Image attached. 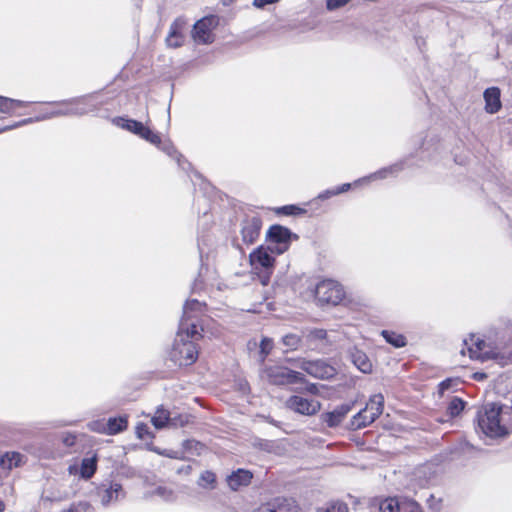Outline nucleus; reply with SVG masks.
<instances>
[{"label": "nucleus", "instance_id": "1", "mask_svg": "<svg viewBox=\"0 0 512 512\" xmlns=\"http://www.w3.org/2000/svg\"><path fill=\"white\" fill-rule=\"evenodd\" d=\"M479 432L489 438H505L510 434L504 415L503 406L495 403L484 405L477 413Z\"/></svg>", "mask_w": 512, "mask_h": 512}, {"label": "nucleus", "instance_id": "2", "mask_svg": "<svg viewBox=\"0 0 512 512\" xmlns=\"http://www.w3.org/2000/svg\"><path fill=\"white\" fill-rule=\"evenodd\" d=\"M195 337H187L185 332L178 330L173 348L170 352L171 360L179 366H188L193 364L198 358V350L193 341L189 339H197Z\"/></svg>", "mask_w": 512, "mask_h": 512}, {"label": "nucleus", "instance_id": "3", "mask_svg": "<svg viewBox=\"0 0 512 512\" xmlns=\"http://www.w3.org/2000/svg\"><path fill=\"white\" fill-rule=\"evenodd\" d=\"M107 104L101 92H94L82 97L63 100L58 106H67L70 116H83L90 112L97 111L101 106Z\"/></svg>", "mask_w": 512, "mask_h": 512}, {"label": "nucleus", "instance_id": "4", "mask_svg": "<svg viewBox=\"0 0 512 512\" xmlns=\"http://www.w3.org/2000/svg\"><path fill=\"white\" fill-rule=\"evenodd\" d=\"M205 311V303L197 299L186 301L179 327L182 332L186 333L187 337L201 336L198 331V318L203 315Z\"/></svg>", "mask_w": 512, "mask_h": 512}, {"label": "nucleus", "instance_id": "5", "mask_svg": "<svg viewBox=\"0 0 512 512\" xmlns=\"http://www.w3.org/2000/svg\"><path fill=\"white\" fill-rule=\"evenodd\" d=\"M96 497L102 507L108 508L126 497L122 484L113 479H105L96 488Z\"/></svg>", "mask_w": 512, "mask_h": 512}, {"label": "nucleus", "instance_id": "6", "mask_svg": "<svg viewBox=\"0 0 512 512\" xmlns=\"http://www.w3.org/2000/svg\"><path fill=\"white\" fill-rule=\"evenodd\" d=\"M261 377L274 385L293 384L304 380L302 373L292 371L287 367L280 365L266 367L262 371Z\"/></svg>", "mask_w": 512, "mask_h": 512}, {"label": "nucleus", "instance_id": "7", "mask_svg": "<svg viewBox=\"0 0 512 512\" xmlns=\"http://www.w3.org/2000/svg\"><path fill=\"white\" fill-rule=\"evenodd\" d=\"M113 124L121 129L127 130L140 138L150 142L153 145L160 144V136L158 133L153 132L149 127L145 126L142 122L128 119L125 117H115L112 120Z\"/></svg>", "mask_w": 512, "mask_h": 512}, {"label": "nucleus", "instance_id": "8", "mask_svg": "<svg viewBox=\"0 0 512 512\" xmlns=\"http://www.w3.org/2000/svg\"><path fill=\"white\" fill-rule=\"evenodd\" d=\"M315 295L321 303L337 305L343 300L345 293L342 285L328 279L321 281L316 286Z\"/></svg>", "mask_w": 512, "mask_h": 512}, {"label": "nucleus", "instance_id": "9", "mask_svg": "<svg viewBox=\"0 0 512 512\" xmlns=\"http://www.w3.org/2000/svg\"><path fill=\"white\" fill-rule=\"evenodd\" d=\"M292 232L281 225H272L267 232V242L272 253L282 254L290 246Z\"/></svg>", "mask_w": 512, "mask_h": 512}, {"label": "nucleus", "instance_id": "10", "mask_svg": "<svg viewBox=\"0 0 512 512\" xmlns=\"http://www.w3.org/2000/svg\"><path fill=\"white\" fill-rule=\"evenodd\" d=\"M269 246H260L250 254V264L254 270H263L262 283H268L271 271L274 267V258Z\"/></svg>", "mask_w": 512, "mask_h": 512}, {"label": "nucleus", "instance_id": "11", "mask_svg": "<svg viewBox=\"0 0 512 512\" xmlns=\"http://www.w3.org/2000/svg\"><path fill=\"white\" fill-rule=\"evenodd\" d=\"M218 21L216 17H204L194 24L192 30V38L197 44H210L214 41L215 37L213 30L217 26Z\"/></svg>", "mask_w": 512, "mask_h": 512}, {"label": "nucleus", "instance_id": "12", "mask_svg": "<svg viewBox=\"0 0 512 512\" xmlns=\"http://www.w3.org/2000/svg\"><path fill=\"white\" fill-rule=\"evenodd\" d=\"M240 234L243 244L249 246L259 237L262 221L258 216H246L240 224Z\"/></svg>", "mask_w": 512, "mask_h": 512}, {"label": "nucleus", "instance_id": "13", "mask_svg": "<svg viewBox=\"0 0 512 512\" xmlns=\"http://www.w3.org/2000/svg\"><path fill=\"white\" fill-rule=\"evenodd\" d=\"M286 405L294 412L307 416L315 415L321 408L319 401L298 395L291 396L287 400Z\"/></svg>", "mask_w": 512, "mask_h": 512}, {"label": "nucleus", "instance_id": "14", "mask_svg": "<svg viewBox=\"0 0 512 512\" xmlns=\"http://www.w3.org/2000/svg\"><path fill=\"white\" fill-rule=\"evenodd\" d=\"M301 369L314 378L330 379L336 374V369L323 360L303 361Z\"/></svg>", "mask_w": 512, "mask_h": 512}, {"label": "nucleus", "instance_id": "15", "mask_svg": "<svg viewBox=\"0 0 512 512\" xmlns=\"http://www.w3.org/2000/svg\"><path fill=\"white\" fill-rule=\"evenodd\" d=\"M463 345L465 347L461 350L463 355H465V349H467L471 359L484 361L489 358L487 345L485 341L481 340L479 337L471 335L468 339L464 340Z\"/></svg>", "mask_w": 512, "mask_h": 512}, {"label": "nucleus", "instance_id": "16", "mask_svg": "<svg viewBox=\"0 0 512 512\" xmlns=\"http://www.w3.org/2000/svg\"><path fill=\"white\" fill-rule=\"evenodd\" d=\"M304 339L312 349L324 350L331 345V340L324 329H311L304 332Z\"/></svg>", "mask_w": 512, "mask_h": 512}, {"label": "nucleus", "instance_id": "17", "mask_svg": "<svg viewBox=\"0 0 512 512\" xmlns=\"http://www.w3.org/2000/svg\"><path fill=\"white\" fill-rule=\"evenodd\" d=\"M403 170V163H395L384 167L368 176L358 179L355 184H369L372 181L383 180L388 177H396Z\"/></svg>", "mask_w": 512, "mask_h": 512}, {"label": "nucleus", "instance_id": "18", "mask_svg": "<svg viewBox=\"0 0 512 512\" xmlns=\"http://www.w3.org/2000/svg\"><path fill=\"white\" fill-rule=\"evenodd\" d=\"M253 512H298V506L292 499L278 498L273 502L262 505Z\"/></svg>", "mask_w": 512, "mask_h": 512}, {"label": "nucleus", "instance_id": "19", "mask_svg": "<svg viewBox=\"0 0 512 512\" xmlns=\"http://www.w3.org/2000/svg\"><path fill=\"white\" fill-rule=\"evenodd\" d=\"M352 407L353 404H342L336 407L333 411L324 413L322 415V419L328 427H337L341 424L346 415L351 411Z\"/></svg>", "mask_w": 512, "mask_h": 512}, {"label": "nucleus", "instance_id": "20", "mask_svg": "<svg viewBox=\"0 0 512 512\" xmlns=\"http://www.w3.org/2000/svg\"><path fill=\"white\" fill-rule=\"evenodd\" d=\"M185 21L181 18H177L170 26L169 34L166 38V43L171 48H178L182 46L184 42V36L182 30L185 26Z\"/></svg>", "mask_w": 512, "mask_h": 512}, {"label": "nucleus", "instance_id": "21", "mask_svg": "<svg viewBox=\"0 0 512 512\" xmlns=\"http://www.w3.org/2000/svg\"><path fill=\"white\" fill-rule=\"evenodd\" d=\"M485 111L489 114L497 113L501 107L500 90L497 87H490L484 91Z\"/></svg>", "mask_w": 512, "mask_h": 512}, {"label": "nucleus", "instance_id": "22", "mask_svg": "<svg viewBox=\"0 0 512 512\" xmlns=\"http://www.w3.org/2000/svg\"><path fill=\"white\" fill-rule=\"evenodd\" d=\"M350 358L353 364L363 373L372 372V363L368 356L361 350L353 348L350 350Z\"/></svg>", "mask_w": 512, "mask_h": 512}, {"label": "nucleus", "instance_id": "23", "mask_svg": "<svg viewBox=\"0 0 512 512\" xmlns=\"http://www.w3.org/2000/svg\"><path fill=\"white\" fill-rule=\"evenodd\" d=\"M252 479V473L248 470L239 469L228 477V485L231 489L237 490L240 486L248 485Z\"/></svg>", "mask_w": 512, "mask_h": 512}, {"label": "nucleus", "instance_id": "24", "mask_svg": "<svg viewBox=\"0 0 512 512\" xmlns=\"http://www.w3.org/2000/svg\"><path fill=\"white\" fill-rule=\"evenodd\" d=\"M29 103L30 102L0 96V112L4 114L13 115L16 109L25 107Z\"/></svg>", "mask_w": 512, "mask_h": 512}, {"label": "nucleus", "instance_id": "25", "mask_svg": "<svg viewBox=\"0 0 512 512\" xmlns=\"http://www.w3.org/2000/svg\"><path fill=\"white\" fill-rule=\"evenodd\" d=\"M58 103L59 102L51 103V105H53L55 108L51 109V110H46V111L40 113L39 115L35 116V121L40 122V121H44V120H48V119H52V118H56V117H61V116H70L68 107L67 106H58L57 105Z\"/></svg>", "mask_w": 512, "mask_h": 512}, {"label": "nucleus", "instance_id": "26", "mask_svg": "<svg viewBox=\"0 0 512 512\" xmlns=\"http://www.w3.org/2000/svg\"><path fill=\"white\" fill-rule=\"evenodd\" d=\"M375 419L376 418L372 414L367 412L365 409H362L353 416L351 420V428L355 430L365 428L374 422Z\"/></svg>", "mask_w": 512, "mask_h": 512}, {"label": "nucleus", "instance_id": "27", "mask_svg": "<svg viewBox=\"0 0 512 512\" xmlns=\"http://www.w3.org/2000/svg\"><path fill=\"white\" fill-rule=\"evenodd\" d=\"M383 408L384 396L379 393L370 397L369 402L364 409L372 414L375 418H378L382 414Z\"/></svg>", "mask_w": 512, "mask_h": 512}, {"label": "nucleus", "instance_id": "28", "mask_svg": "<svg viewBox=\"0 0 512 512\" xmlns=\"http://www.w3.org/2000/svg\"><path fill=\"white\" fill-rule=\"evenodd\" d=\"M127 424L128 421L126 416L109 418L108 421L106 422L107 434L114 435L119 432H122L127 428Z\"/></svg>", "mask_w": 512, "mask_h": 512}, {"label": "nucleus", "instance_id": "29", "mask_svg": "<svg viewBox=\"0 0 512 512\" xmlns=\"http://www.w3.org/2000/svg\"><path fill=\"white\" fill-rule=\"evenodd\" d=\"M151 422L156 429H162L171 425L170 413L164 408L160 407L156 410L151 418Z\"/></svg>", "mask_w": 512, "mask_h": 512}, {"label": "nucleus", "instance_id": "30", "mask_svg": "<svg viewBox=\"0 0 512 512\" xmlns=\"http://www.w3.org/2000/svg\"><path fill=\"white\" fill-rule=\"evenodd\" d=\"M97 468V459L96 456L84 458L81 463L80 474L84 479H90Z\"/></svg>", "mask_w": 512, "mask_h": 512}, {"label": "nucleus", "instance_id": "31", "mask_svg": "<svg viewBox=\"0 0 512 512\" xmlns=\"http://www.w3.org/2000/svg\"><path fill=\"white\" fill-rule=\"evenodd\" d=\"M381 334L389 344L396 348H401L406 345V339L401 334L388 330H383Z\"/></svg>", "mask_w": 512, "mask_h": 512}, {"label": "nucleus", "instance_id": "32", "mask_svg": "<svg viewBox=\"0 0 512 512\" xmlns=\"http://www.w3.org/2000/svg\"><path fill=\"white\" fill-rule=\"evenodd\" d=\"M156 146L159 149H161L163 152H165L167 155H169L171 157H174L177 160L179 166H181L183 169H185V167L181 163L182 156L180 154H178L177 150L175 149V147L173 146L172 143H170V142H162L160 140V144L156 145Z\"/></svg>", "mask_w": 512, "mask_h": 512}, {"label": "nucleus", "instance_id": "33", "mask_svg": "<svg viewBox=\"0 0 512 512\" xmlns=\"http://www.w3.org/2000/svg\"><path fill=\"white\" fill-rule=\"evenodd\" d=\"M465 404L466 403L462 399L458 397H453L447 407L449 415L451 417L458 416L465 408Z\"/></svg>", "mask_w": 512, "mask_h": 512}, {"label": "nucleus", "instance_id": "34", "mask_svg": "<svg viewBox=\"0 0 512 512\" xmlns=\"http://www.w3.org/2000/svg\"><path fill=\"white\" fill-rule=\"evenodd\" d=\"M380 512H399V501L390 497L382 500L379 504Z\"/></svg>", "mask_w": 512, "mask_h": 512}, {"label": "nucleus", "instance_id": "35", "mask_svg": "<svg viewBox=\"0 0 512 512\" xmlns=\"http://www.w3.org/2000/svg\"><path fill=\"white\" fill-rule=\"evenodd\" d=\"M282 342L288 349L296 350L301 343V337L296 334H287L283 336Z\"/></svg>", "mask_w": 512, "mask_h": 512}, {"label": "nucleus", "instance_id": "36", "mask_svg": "<svg viewBox=\"0 0 512 512\" xmlns=\"http://www.w3.org/2000/svg\"><path fill=\"white\" fill-rule=\"evenodd\" d=\"M277 212L284 215H300L304 214L306 210L296 205H285L278 208Z\"/></svg>", "mask_w": 512, "mask_h": 512}, {"label": "nucleus", "instance_id": "37", "mask_svg": "<svg viewBox=\"0 0 512 512\" xmlns=\"http://www.w3.org/2000/svg\"><path fill=\"white\" fill-rule=\"evenodd\" d=\"M170 419H171L170 426L173 428L183 427L190 422V416L187 414H184V415L180 414V415H175V416L170 415Z\"/></svg>", "mask_w": 512, "mask_h": 512}, {"label": "nucleus", "instance_id": "38", "mask_svg": "<svg viewBox=\"0 0 512 512\" xmlns=\"http://www.w3.org/2000/svg\"><path fill=\"white\" fill-rule=\"evenodd\" d=\"M216 481V476L211 471H204L199 479L198 484L202 487L213 486Z\"/></svg>", "mask_w": 512, "mask_h": 512}, {"label": "nucleus", "instance_id": "39", "mask_svg": "<svg viewBox=\"0 0 512 512\" xmlns=\"http://www.w3.org/2000/svg\"><path fill=\"white\" fill-rule=\"evenodd\" d=\"M273 348V341L270 338H263L260 343V352L262 354L261 360L263 361L265 357L271 352Z\"/></svg>", "mask_w": 512, "mask_h": 512}, {"label": "nucleus", "instance_id": "40", "mask_svg": "<svg viewBox=\"0 0 512 512\" xmlns=\"http://www.w3.org/2000/svg\"><path fill=\"white\" fill-rule=\"evenodd\" d=\"M34 122H36L35 121V117L26 118V119H23L21 121L15 122L12 125L5 126L4 128L0 129V133L4 132V131H9V130H12V129H15V128H19V127H22V126H25V125H28V124H31V123H34Z\"/></svg>", "mask_w": 512, "mask_h": 512}, {"label": "nucleus", "instance_id": "41", "mask_svg": "<svg viewBox=\"0 0 512 512\" xmlns=\"http://www.w3.org/2000/svg\"><path fill=\"white\" fill-rule=\"evenodd\" d=\"M155 495L162 497L166 501L173 500V492L166 487H158L155 489Z\"/></svg>", "mask_w": 512, "mask_h": 512}, {"label": "nucleus", "instance_id": "42", "mask_svg": "<svg viewBox=\"0 0 512 512\" xmlns=\"http://www.w3.org/2000/svg\"><path fill=\"white\" fill-rule=\"evenodd\" d=\"M88 427L90 430L99 432V433H106L107 434V426L106 422L103 421H92L88 424Z\"/></svg>", "mask_w": 512, "mask_h": 512}, {"label": "nucleus", "instance_id": "43", "mask_svg": "<svg viewBox=\"0 0 512 512\" xmlns=\"http://www.w3.org/2000/svg\"><path fill=\"white\" fill-rule=\"evenodd\" d=\"M136 433H137L138 438H140L142 440H146V439L152 437L151 433L149 432V428L146 424H139L136 427Z\"/></svg>", "mask_w": 512, "mask_h": 512}, {"label": "nucleus", "instance_id": "44", "mask_svg": "<svg viewBox=\"0 0 512 512\" xmlns=\"http://www.w3.org/2000/svg\"><path fill=\"white\" fill-rule=\"evenodd\" d=\"M77 435L74 433L67 432L62 436V443L64 446L70 448L76 444Z\"/></svg>", "mask_w": 512, "mask_h": 512}, {"label": "nucleus", "instance_id": "45", "mask_svg": "<svg viewBox=\"0 0 512 512\" xmlns=\"http://www.w3.org/2000/svg\"><path fill=\"white\" fill-rule=\"evenodd\" d=\"M350 1L351 0H327L326 6L328 10H336L345 6Z\"/></svg>", "mask_w": 512, "mask_h": 512}, {"label": "nucleus", "instance_id": "46", "mask_svg": "<svg viewBox=\"0 0 512 512\" xmlns=\"http://www.w3.org/2000/svg\"><path fill=\"white\" fill-rule=\"evenodd\" d=\"M89 508V504L86 502H80L78 504H73L69 507V509L64 510L62 512H86Z\"/></svg>", "mask_w": 512, "mask_h": 512}, {"label": "nucleus", "instance_id": "47", "mask_svg": "<svg viewBox=\"0 0 512 512\" xmlns=\"http://www.w3.org/2000/svg\"><path fill=\"white\" fill-rule=\"evenodd\" d=\"M202 447H203V445L200 442L195 441V440H186V441L183 442V448L185 450H196V451H198Z\"/></svg>", "mask_w": 512, "mask_h": 512}, {"label": "nucleus", "instance_id": "48", "mask_svg": "<svg viewBox=\"0 0 512 512\" xmlns=\"http://www.w3.org/2000/svg\"><path fill=\"white\" fill-rule=\"evenodd\" d=\"M347 510L348 508L345 504L339 503L327 508L325 512H347Z\"/></svg>", "mask_w": 512, "mask_h": 512}, {"label": "nucleus", "instance_id": "49", "mask_svg": "<svg viewBox=\"0 0 512 512\" xmlns=\"http://www.w3.org/2000/svg\"><path fill=\"white\" fill-rule=\"evenodd\" d=\"M454 383V380L452 379H446L444 381H442L440 384H439V393L440 394H443L446 390H448Z\"/></svg>", "mask_w": 512, "mask_h": 512}, {"label": "nucleus", "instance_id": "50", "mask_svg": "<svg viewBox=\"0 0 512 512\" xmlns=\"http://www.w3.org/2000/svg\"><path fill=\"white\" fill-rule=\"evenodd\" d=\"M336 192H335V189H328V190H325L323 192H321L317 198L320 199V200H326V199H329L333 196H336Z\"/></svg>", "mask_w": 512, "mask_h": 512}, {"label": "nucleus", "instance_id": "51", "mask_svg": "<svg viewBox=\"0 0 512 512\" xmlns=\"http://www.w3.org/2000/svg\"><path fill=\"white\" fill-rule=\"evenodd\" d=\"M278 1L279 0H254L253 4H254V6H256L258 8H263L264 6H266L268 4L276 3Z\"/></svg>", "mask_w": 512, "mask_h": 512}, {"label": "nucleus", "instance_id": "52", "mask_svg": "<svg viewBox=\"0 0 512 512\" xmlns=\"http://www.w3.org/2000/svg\"><path fill=\"white\" fill-rule=\"evenodd\" d=\"M350 188H351V184L350 183H344L341 186L336 187L334 189H335L336 194L338 195V194H341V193H344V192L348 191Z\"/></svg>", "mask_w": 512, "mask_h": 512}, {"label": "nucleus", "instance_id": "53", "mask_svg": "<svg viewBox=\"0 0 512 512\" xmlns=\"http://www.w3.org/2000/svg\"><path fill=\"white\" fill-rule=\"evenodd\" d=\"M41 500L44 501V502H53V501H60L61 498L55 497V496H51V495H47L46 493H43L42 496H41Z\"/></svg>", "mask_w": 512, "mask_h": 512}, {"label": "nucleus", "instance_id": "54", "mask_svg": "<svg viewBox=\"0 0 512 512\" xmlns=\"http://www.w3.org/2000/svg\"><path fill=\"white\" fill-rule=\"evenodd\" d=\"M308 391L311 392V393H316L317 392V387L315 384H311L309 387H308Z\"/></svg>", "mask_w": 512, "mask_h": 512}, {"label": "nucleus", "instance_id": "55", "mask_svg": "<svg viewBox=\"0 0 512 512\" xmlns=\"http://www.w3.org/2000/svg\"><path fill=\"white\" fill-rule=\"evenodd\" d=\"M5 510V504L3 501L0 500V512H3Z\"/></svg>", "mask_w": 512, "mask_h": 512}, {"label": "nucleus", "instance_id": "56", "mask_svg": "<svg viewBox=\"0 0 512 512\" xmlns=\"http://www.w3.org/2000/svg\"><path fill=\"white\" fill-rule=\"evenodd\" d=\"M234 245H235L238 249L242 250V247H241V245L238 243V240H237V239L234 241Z\"/></svg>", "mask_w": 512, "mask_h": 512}, {"label": "nucleus", "instance_id": "57", "mask_svg": "<svg viewBox=\"0 0 512 512\" xmlns=\"http://www.w3.org/2000/svg\"><path fill=\"white\" fill-rule=\"evenodd\" d=\"M484 377H485L484 374H481V375L475 374V378H477V379H482Z\"/></svg>", "mask_w": 512, "mask_h": 512}]
</instances>
